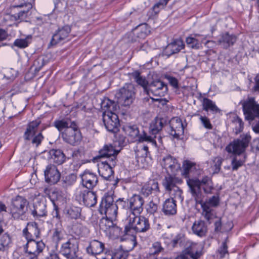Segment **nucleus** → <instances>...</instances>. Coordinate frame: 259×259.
Segmentation results:
<instances>
[{"label":"nucleus","instance_id":"30","mask_svg":"<svg viewBox=\"0 0 259 259\" xmlns=\"http://www.w3.org/2000/svg\"><path fill=\"white\" fill-rule=\"evenodd\" d=\"M101 107L104 110L102 115L108 114V112L116 114L119 108V106L116 102L109 99H106L102 102Z\"/></svg>","mask_w":259,"mask_h":259},{"label":"nucleus","instance_id":"29","mask_svg":"<svg viewBox=\"0 0 259 259\" xmlns=\"http://www.w3.org/2000/svg\"><path fill=\"white\" fill-rule=\"evenodd\" d=\"M30 211L35 219L47 215L46 205L42 202L38 201L34 203L32 208H30Z\"/></svg>","mask_w":259,"mask_h":259},{"label":"nucleus","instance_id":"16","mask_svg":"<svg viewBox=\"0 0 259 259\" xmlns=\"http://www.w3.org/2000/svg\"><path fill=\"white\" fill-rule=\"evenodd\" d=\"M161 166L165 168L167 172H171L173 175L181 170V165L177 160L170 155H167L162 158L161 162Z\"/></svg>","mask_w":259,"mask_h":259},{"label":"nucleus","instance_id":"53","mask_svg":"<svg viewBox=\"0 0 259 259\" xmlns=\"http://www.w3.org/2000/svg\"><path fill=\"white\" fill-rule=\"evenodd\" d=\"M244 163V161L238 159L237 156H234L232 161L231 165L233 170H237L239 167L242 166Z\"/></svg>","mask_w":259,"mask_h":259},{"label":"nucleus","instance_id":"22","mask_svg":"<svg viewBox=\"0 0 259 259\" xmlns=\"http://www.w3.org/2000/svg\"><path fill=\"white\" fill-rule=\"evenodd\" d=\"M23 234L27 240H34V238H38L40 233L37 223L29 222L23 229Z\"/></svg>","mask_w":259,"mask_h":259},{"label":"nucleus","instance_id":"41","mask_svg":"<svg viewBox=\"0 0 259 259\" xmlns=\"http://www.w3.org/2000/svg\"><path fill=\"white\" fill-rule=\"evenodd\" d=\"M183 171L182 175L185 178H189V174L196 169V163L188 160H185L183 163Z\"/></svg>","mask_w":259,"mask_h":259},{"label":"nucleus","instance_id":"14","mask_svg":"<svg viewBox=\"0 0 259 259\" xmlns=\"http://www.w3.org/2000/svg\"><path fill=\"white\" fill-rule=\"evenodd\" d=\"M32 8L31 3H24L18 5H14L11 7V13L14 20H22L27 17L29 12Z\"/></svg>","mask_w":259,"mask_h":259},{"label":"nucleus","instance_id":"38","mask_svg":"<svg viewBox=\"0 0 259 259\" xmlns=\"http://www.w3.org/2000/svg\"><path fill=\"white\" fill-rule=\"evenodd\" d=\"M203 109L206 111L210 110L213 113H218L221 112V110L216 106L214 102L211 100L204 98L202 101Z\"/></svg>","mask_w":259,"mask_h":259},{"label":"nucleus","instance_id":"44","mask_svg":"<svg viewBox=\"0 0 259 259\" xmlns=\"http://www.w3.org/2000/svg\"><path fill=\"white\" fill-rule=\"evenodd\" d=\"M64 236L63 229L61 224L57 225L52 235L53 241L58 243L62 240Z\"/></svg>","mask_w":259,"mask_h":259},{"label":"nucleus","instance_id":"8","mask_svg":"<svg viewBox=\"0 0 259 259\" xmlns=\"http://www.w3.org/2000/svg\"><path fill=\"white\" fill-rule=\"evenodd\" d=\"M75 199L79 203L81 202L88 207H93L97 203V196L94 191L85 190L83 187L77 188L75 193Z\"/></svg>","mask_w":259,"mask_h":259},{"label":"nucleus","instance_id":"23","mask_svg":"<svg viewBox=\"0 0 259 259\" xmlns=\"http://www.w3.org/2000/svg\"><path fill=\"white\" fill-rule=\"evenodd\" d=\"M63 139L71 145H75L82 139L80 131H64L61 133Z\"/></svg>","mask_w":259,"mask_h":259},{"label":"nucleus","instance_id":"25","mask_svg":"<svg viewBox=\"0 0 259 259\" xmlns=\"http://www.w3.org/2000/svg\"><path fill=\"white\" fill-rule=\"evenodd\" d=\"M167 85L160 80L157 79L153 80L149 84V89L147 90V93L151 92L155 96H163L164 93L167 91Z\"/></svg>","mask_w":259,"mask_h":259},{"label":"nucleus","instance_id":"10","mask_svg":"<svg viewBox=\"0 0 259 259\" xmlns=\"http://www.w3.org/2000/svg\"><path fill=\"white\" fill-rule=\"evenodd\" d=\"M78 249L77 240L75 238L71 237L61 245L60 252L67 259L81 258L76 255Z\"/></svg>","mask_w":259,"mask_h":259},{"label":"nucleus","instance_id":"49","mask_svg":"<svg viewBox=\"0 0 259 259\" xmlns=\"http://www.w3.org/2000/svg\"><path fill=\"white\" fill-rule=\"evenodd\" d=\"M197 204H206L207 206L210 208H212L213 207H216L218 205L219 203V199L218 197L215 196H213L211 198H210L208 200L203 202V199L201 200V201L200 202H196Z\"/></svg>","mask_w":259,"mask_h":259},{"label":"nucleus","instance_id":"62","mask_svg":"<svg viewBox=\"0 0 259 259\" xmlns=\"http://www.w3.org/2000/svg\"><path fill=\"white\" fill-rule=\"evenodd\" d=\"M40 124V121L39 119H37L32 122H30L26 130H34L35 128H37Z\"/></svg>","mask_w":259,"mask_h":259},{"label":"nucleus","instance_id":"43","mask_svg":"<svg viewBox=\"0 0 259 259\" xmlns=\"http://www.w3.org/2000/svg\"><path fill=\"white\" fill-rule=\"evenodd\" d=\"M149 32V28L145 24L141 25L134 31L133 34L139 38H144Z\"/></svg>","mask_w":259,"mask_h":259},{"label":"nucleus","instance_id":"54","mask_svg":"<svg viewBox=\"0 0 259 259\" xmlns=\"http://www.w3.org/2000/svg\"><path fill=\"white\" fill-rule=\"evenodd\" d=\"M184 132L185 131H170L169 134L174 139L184 140L185 138Z\"/></svg>","mask_w":259,"mask_h":259},{"label":"nucleus","instance_id":"31","mask_svg":"<svg viewBox=\"0 0 259 259\" xmlns=\"http://www.w3.org/2000/svg\"><path fill=\"white\" fill-rule=\"evenodd\" d=\"M162 210L165 215H174L177 213V204L174 199H167L164 201Z\"/></svg>","mask_w":259,"mask_h":259},{"label":"nucleus","instance_id":"42","mask_svg":"<svg viewBox=\"0 0 259 259\" xmlns=\"http://www.w3.org/2000/svg\"><path fill=\"white\" fill-rule=\"evenodd\" d=\"M132 76L134 79L135 81L139 85H140L141 87H142L145 91L147 92L148 81L145 79V78L142 77L140 75V73L138 71L133 72L132 73Z\"/></svg>","mask_w":259,"mask_h":259},{"label":"nucleus","instance_id":"13","mask_svg":"<svg viewBox=\"0 0 259 259\" xmlns=\"http://www.w3.org/2000/svg\"><path fill=\"white\" fill-rule=\"evenodd\" d=\"M202 255L200 245L196 243L191 242L190 245L175 259H199Z\"/></svg>","mask_w":259,"mask_h":259},{"label":"nucleus","instance_id":"4","mask_svg":"<svg viewBox=\"0 0 259 259\" xmlns=\"http://www.w3.org/2000/svg\"><path fill=\"white\" fill-rule=\"evenodd\" d=\"M29 202L24 197L17 196L11 202L10 213L15 220H23L25 218Z\"/></svg>","mask_w":259,"mask_h":259},{"label":"nucleus","instance_id":"28","mask_svg":"<svg viewBox=\"0 0 259 259\" xmlns=\"http://www.w3.org/2000/svg\"><path fill=\"white\" fill-rule=\"evenodd\" d=\"M105 245L103 243L97 240L91 241L86 248L87 252L92 256L100 254L104 250Z\"/></svg>","mask_w":259,"mask_h":259},{"label":"nucleus","instance_id":"60","mask_svg":"<svg viewBox=\"0 0 259 259\" xmlns=\"http://www.w3.org/2000/svg\"><path fill=\"white\" fill-rule=\"evenodd\" d=\"M171 129L172 130H175V128H180L181 127L183 130L184 129V127L183 125V124L181 123V121L179 119H174L171 121Z\"/></svg>","mask_w":259,"mask_h":259},{"label":"nucleus","instance_id":"34","mask_svg":"<svg viewBox=\"0 0 259 259\" xmlns=\"http://www.w3.org/2000/svg\"><path fill=\"white\" fill-rule=\"evenodd\" d=\"M236 41V37L232 34H229L228 33L223 34L219 40V43L222 47L225 49H227L233 44Z\"/></svg>","mask_w":259,"mask_h":259},{"label":"nucleus","instance_id":"7","mask_svg":"<svg viewBox=\"0 0 259 259\" xmlns=\"http://www.w3.org/2000/svg\"><path fill=\"white\" fill-rule=\"evenodd\" d=\"M243 110L246 120L251 124L256 118H259V104L252 97L248 98L242 103Z\"/></svg>","mask_w":259,"mask_h":259},{"label":"nucleus","instance_id":"2","mask_svg":"<svg viewBox=\"0 0 259 259\" xmlns=\"http://www.w3.org/2000/svg\"><path fill=\"white\" fill-rule=\"evenodd\" d=\"M187 183L192 197L198 202H201L204 197L201 190V185L204 186L203 190L206 193H208L212 189L211 179L207 176L204 177L201 180L196 178L188 179L187 180Z\"/></svg>","mask_w":259,"mask_h":259},{"label":"nucleus","instance_id":"51","mask_svg":"<svg viewBox=\"0 0 259 259\" xmlns=\"http://www.w3.org/2000/svg\"><path fill=\"white\" fill-rule=\"evenodd\" d=\"M223 161V159L219 156L215 157L213 158L214 173H218L220 171Z\"/></svg>","mask_w":259,"mask_h":259},{"label":"nucleus","instance_id":"50","mask_svg":"<svg viewBox=\"0 0 259 259\" xmlns=\"http://www.w3.org/2000/svg\"><path fill=\"white\" fill-rule=\"evenodd\" d=\"M31 36H29L23 39H17L14 41V46L20 48H24L27 47L30 43Z\"/></svg>","mask_w":259,"mask_h":259},{"label":"nucleus","instance_id":"18","mask_svg":"<svg viewBox=\"0 0 259 259\" xmlns=\"http://www.w3.org/2000/svg\"><path fill=\"white\" fill-rule=\"evenodd\" d=\"M44 173L46 182L50 184H56L60 179V173L54 165H48Z\"/></svg>","mask_w":259,"mask_h":259},{"label":"nucleus","instance_id":"20","mask_svg":"<svg viewBox=\"0 0 259 259\" xmlns=\"http://www.w3.org/2000/svg\"><path fill=\"white\" fill-rule=\"evenodd\" d=\"M176 175L168 174L162 180V185L165 189V191L168 192L175 188L181 185L183 183V180L181 178L176 177Z\"/></svg>","mask_w":259,"mask_h":259},{"label":"nucleus","instance_id":"17","mask_svg":"<svg viewBox=\"0 0 259 259\" xmlns=\"http://www.w3.org/2000/svg\"><path fill=\"white\" fill-rule=\"evenodd\" d=\"M207 37V35H202L199 34H194V36H192L187 37L186 41L187 44L191 48L195 49H198L201 47V44L204 43L203 41ZM214 44L212 41L207 40L204 42L205 45L207 47H209V44Z\"/></svg>","mask_w":259,"mask_h":259},{"label":"nucleus","instance_id":"33","mask_svg":"<svg viewBox=\"0 0 259 259\" xmlns=\"http://www.w3.org/2000/svg\"><path fill=\"white\" fill-rule=\"evenodd\" d=\"M184 46L183 41L180 39H178L168 44L165 51L167 54L169 56L178 53L183 49Z\"/></svg>","mask_w":259,"mask_h":259},{"label":"nucleus","instance_id":"11","mask_svg":"<svg viewBox=\"0 0 259 259\" xmlns=\"http://www.w3.org/2000/svg\"><path fill=\"white\" fill-rule=\"evenodd\" d=\"M158 132L159 131H131L130 135L134 137V140L135 142H148L156 145L155 138Z\"/></svg>","mask_w":259,"mask_h":259},{"label":"nucleus","instance_id":"5","mask_svg":"<svg viewBox=\"0 0 259 259\" xmlns=\"http://www.w3.org/2000/svg\"><path fill=\"white\" fill-rule=\"evenodd\" d=\"M251 140L249 135L246 134L241 135L238 139L228 145L225 149L229 153H232L234 156L240 155L244 153Z\"/></svg>","mask_w":259,"mask_h":259},{"label":"nucleus","instance_id":"21","mask_svg":"<svg viewBox=\"0 0 259 259\" xmlns=\"http://www.w3.org/2000/svg\"><path fill=\"white\" fill-rule=\"evenodd\" d=\"M45 247V244L42 241H36L34 240H27L25 245L26 252L28 254L39 255Z\"/></svg>","mask_w":259,"mask_h":259},{"label":"nucleus","instance_id":"45","mask_svg":"<svg viewBox=\"0 0 259 259\" xmlns=\"http://www.w3.org/2000/svg\"><path fill=\"white\" fill-rule=\"evenodd\" d=\"M168 192H169L171 197L170 199H174L176 200V202L177 201H179L181 202H183L184 200L183 196H182L183 191L179 186L175 188L172 190L168 191Z\"/></svg>","mask_w":259,"mask_h":259},{"label":"nucleus","instance_id":"63","mask_svg":"<svg viewBox=\"0 0 259 259\" xmlns=\"http://www.w3.org/2000/svg\"><path fill=\"white\" fill-rule=\"evenodd\" d=\"M183 240V235L179 234L172 240V245L176 246L178 244H181Z\"/></svg>","mask_w":259,"mask_h":259},{"label":"nucleus","instance_id":"47","mask_svg":"<svg viewBox=\"0 0 259 259\" xmlns=\"http://www.w3.org/2000/svg\"><path fill=\"white\" fill-rule=\"evenodd\" d=\"M120 228L113 223L105 233L110 238H116L120 235Z\"/></svg>","mask_w":259,"mask_h":259},{"label":"nucleus","instance_id":"64","mask_svg":"<svg viewBox=\"0 0 259 259\" xmlns=\"http://www.w3.org/2000/svg\"><path fill=\"white\" fill-rule=\"evenodd\" d=\"M233 122L236 125H239V128L240 130L244 128L243 122H242L241 119L239 117H235L233 120Z\"/></svg>","mask_w":259,"mask_h":259},{"label":"nucleus","instance_id":"9","mask_svg":"<svg viewBox=\"0 0 259 259\" xmlns=\"http://www.w3.org/2000/svg\"><path fill=\"white\" fill-rule=\"evenodd\" d=\"M99 211L101 214L108 215L110 218H115L117 215V206L114 203L113 195L106 193L102 198Z\"/></svg>","mask_w":259,"mask_h":259},{"label":"nucleus","instance_id":"46","mask_svg":"<svg viewBox=\"0 0 259 259\" xmlns=\"http://www.w3.org/2000/svg\"><path fill=\"white\" fill-rule=\"evenodd\" d=\"M113 221L107 217H103L100 221L99 227L101 230L106 233L113 225Z\"/></svg>","mask_w":259,"mask_h":259},{"label":"nucleus","instance_id":"37","mask_svg":"<svg viewBox=\"0 0 259 259\" xmlns=\"http://www.w3.org/2000/svg\"><path fill=\"white\" fill-rule=\"evenodd\" d=\"M202 208V215L206 220L208 224H211L213 219L217 218V214L215 210L209 207L206 204H200Z\"/></svg>","mask_w":259,"mask_h":259},{"label":"nucleus","instance_id":"12","mask_svg":"<svg viewBox=\"0 0 259 259\" xmlns=\"http://www.w3.org/2000/svg\"><path fill=\"white\" fill-rule=\"evenodd\" d=\"M140 193L145 197L151 196L155 201H158V196L160 194L158 183L154 180H150L142 187Z\"/></svg>","mask_w":259,"mask_h":259},{"label":"nucleus","instance_id":"52","mask_svg":"<svg viewBox=\"0 0 259 259\" xmlns=\"http://www.w3.org/2000/svg\"><path fill=\"white\" fill-rule=\"evenodd\" d=\"M163 248L162 247L161 244L159 242H155L152 244L150 248V254L154 256L155 254L161 252Z\"/></svg>","mask_w":259,"mask_h":259},{"label":"nucleus","instance_id":"39","mask_svg":"<svg viewBox=\"0 0 259 259\" xmlns=\"http://www.w3.org/2000/svg\"><path fill=\"white\" fill-rule=\"evenodd\" d=\"M54 125L56 128L58 129L71 128L72 130H77V126L75 122H72L69 119L67 120H60L55 121Z\"/></svg>","mask_w":259,"mask_h":259},{"label":"nucleus","instance_id":"32","mask_svg":"<svg viewBox=\"0 0 259 259\" xmlns=\"http://www.w3.org/2000/svg\"><path fill=\"white\" fill-rule=\"evenodd\" d=\"M192 229L193 232L199 237L205 236L207 231L205 222L202 220L195 221L192 226Z\"/></svg>","mask_w":259,"mask_h":259},{"label":"nucleus","instance_id":"24","mask_svg":"<svg viewBox=\"0 0 259 259\" xmlns=\"http://www.w3.org/2000/svg\"><path fill=\"white\" fill-rule=\"evenodd\" d=\"M80 176L83 188L93 189L98 183L97 176L89 171H85Z\"/></svg>","mask_w":259,"mask_h":259},{"label":"nucleus","instance_id":"57","mask_svg":"<svg viewBox=\"0 0 259 259\" xmlns=\"http://www.w3.org/2000/svg\"><path fill=\"white\" fill-rule=\"evenodd\" d=\"M228 246L226 242L222 243V246L218 249V253L219 254L220 257L223 258L226 254L228 253Z\"/></svg>","mask_w":259,"mask_h":259},{"label":"nucleus","instance_id":"6","mask_svg":"<svg viewBox=\"0 0 259 259\" xmlns=\"http://www.w3.org/2000/svg\"><path fill=\"white\" fill-rule=\"evenodd\" d=\"M117 102L121 106L128 107L134 99V88L132 84H126L116 94Z\"/></svg>","mask_w":259,"mask_h":259},{"label":"nucleus","instance_id":"48","mask_svg":"<svg viewBox=\"0 0 259 259\" xmlns=\"http://www.w3.org/2000/svg\"><path fill=\"white\" fill-rule=\"evenodd\" d=\"M67 215L71 219H77L80 215V209L78 207H71L67 209Z\"/></svg>","mask_w":259,"mask_h":259},{"label":"nucleus","instance_id":"3","mask_svg":"<svg viewBox=\"0 0 259 259\" xmlns=\"http://www.w3.org/2000/svg\"><path fill=\"white\" fill-rule=\"evenodd\" d=\"M126 221L127 224L125 226L124 232L126 234L131 233H145L150 228L149 220L143 215L132 214L128 215Z\"/></svg>","mask_w":259,"mask_h":259},{"label":"nucleus","instance_id":"27","mask_svg":"<svg viewBox=\"0 0 259 259\" xmlns=\"http://www.w3.org/2000/svg\"><path fill=\"white\" fill-rule=\"evenodd\" d=\"M24 137L25 140L30 141L36 147L41 144L44 139V136L40 131H26Z\"/></svg>","mask_w":259,"mask_h":259},{"label":"nucleus","instance_id":"58","mask_svg":"<svg viewBox=\"0 0 259 259\" xmlns=\"http://www.w3.org/2000/svg\"><path fill=\"white\" fill-rule=\"evenodd\" d=\"M104 255L102 256V259H113L115 256V252L111 249L104 248Z\"/></svg>","mask_w":259,"mask_h":259},{"label":"nucleus","instance_id":"15","mask_svg":"<svg viewBox=\"0 0 259 259\" xmlns=\"http://www.w3.org/2000/svg\"><path fill=\"white\" fill-rule=\"evenodd\" d=\"M129 206L128 215H131L132 214L140 215L143 210V205L144 200L142 197L140 195H134L128 199Z\"/></svg>","mask_w":259,"mask_h":259},{"label":"nucleus","instance_id":"26","mask_svg":"<svg viewBox=\"0 0 259 259\" xmlns=\"http://www.w3.org/2000/svg\"><path fill=\"white\" fill-rule=\"evenodd\" d=\"M103 120L107 130H114L118 127L119 120L117 114L108 112V114L102 115Z\"/></svg>","mask_w":259,"mask_h":259},{"label":"nucleus","instance_id":"36","mask_svg":"<svg viewBox=\"0 0 259 259\" xmlns=\"http://www.w3.org/2000/svg\"><path fill=\"white\" fill-rule=\"evenodd\" d=\"M3 229L0 228V234L3 232ZM12 244V239L10 235L5 233L3 235L0 234V252H5L10 247Z\"/></svg>","mask_w":259,"mask_h":259},{"label":"nucleus","instance_id":"40","mask_svg":"<svg viewBox=\"0 0 259 259\" xmlns=\"http://www.w3.org/2000/svg\"><path fill=\"white\" fill-rule=\"evenodd\" d=\"M50 154L53 162L58 165L62 164L65 161V156L61 150H52Z\"/></svg>","mask_w":259,"mask_h":259},{"label":"nucleus","instance_id":"1","mask_svg":"<svg viewBox=\"0 0 259 259\" xmlns=\"http://www.w3.org/2000/svg\"><path fill=\"white\" fill-rule=\"evenodd\" d=\"M119 152L120 150L115 149L111 145H105L99 150V157L107 158L99 165L98 168L100 176L104 179L110 180L113 176L112 169L116 165V156Z\"/></svg>","mask_w":259,"mask_h":259},{"label":"nucleus","instance_id":"55","mask_svg":"<svg viewBox=\"0 0 259 259\" xmlns=\"http://www.w3.org/2000/svg\"><path fill=\"white\" fill-rule=\"evenodd\" d=\"M158 205L156 202L153 201V199L150 201L148 205L147 210L150 214H154L157 210Z\"/></svg>","mask_w":259,"mask_h":259},{"label":"nucleus","instance_id":"56","mask_svg":"<svg viewBox=\"0 0 259 259\" xmlns=\"http://www.w3.org/2000/svg\"><path fill=\"white\" fill-rule=\"evenodd\" d=\"M128 199L124 200L123 198H119L115 202V206H117V210L118 208H124L126 206L128 208Z\"/></svg>","mask_w":259,"mask_h":259},{"label":"nucleus","instance_id":"61","mask_svg":"<svg viewBox=\"0 0 259 259\" xmlns=\"http://www.w3.org/2000/svg\"><path fill=\"white\" fill-rule=\"evenodd\" d=\"M200 120L205 128L208 129L212 128V125L210 122L209 119L207 117L201 116L200 117Z\"/></svg>","mask_w":259,"mask_h":259},{"label":"nucleus","instance_id":"35","mask_svg":"<svg viewBox=\"0 0 259 259\" xmlns=\"http://www.w3.org/2000/svg\"><path fill=\"white\" fill-rule=\"evenodd\" d=\"M114 134V139L113 140V145L110 144L114 148L117 150H121L122 147L124 146V144L125 141V135L121 134L120 131H110Z\"/></svg>","mask_w":259,"mask_h":259},{"label":"nucleus","instance_id":"19","mask_svg":"<svg viewBox=\"0 0 259 259\" xmlns=\"http://www.w3.org/2000/svg\"><path fill=\"white\" fill-rule=\"evenodd\" d=\"M70 32L71 27L69 25H65L59 28L53 34L50 42L51 44L52 45H55L66 40Z\"/></svg>","mask_w":259,"mask_h":259},{"label":"nucleus","instance_id":"59","mask_svg":"<svg viewBox=\"0 0 259 259\" xmlns=\"http://www.w3.org/2000/svg\"><path fill=\"white\" fill-rule=\"evenodd\" d=\"M165 78L169 81L170 84L175 89L179 88V83L178 79L172 76L166 75Z\"/></svg>","mask_w":259,"mask_h":259}]
</instances>
